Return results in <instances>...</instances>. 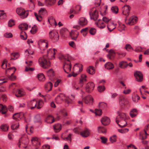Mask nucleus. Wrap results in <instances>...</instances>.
Instances as JSON below:
<instances>
[{
  "instance_id": "bb28decb",
  "label": "nucleus",
  "mask_w": 149,
  "mask_h": 149,
  "mask_svg": "<svg viewBox=\"0 0 149 149\" xmlns=\"http://www.w3.org/2000/svg\"><path fill=\"white\" fill-rule=\"evenodd\" d=\"M45 121L47 123L51 124L54 122V119L52 116L49 115L47 117Z\"/></svg>"
},
{
  "instance_id": "6e6552de",
  "label": "nucleus",
  "mask_w": 149,
  "mask_h": 149,
  "mask_svg": "<svg viewBox=\"0 0 149 149\" xmlns=\"http://www.w3.org/2000/svg\"><path fill=\"white\" fill-rule=\"evenodd\" d=\"M57 50L54 48H51L47 52V57L49 59H52L54 58V55Z\"/></svg>"
},
{
  "instance_id": "f3484780",
  "label": "nucleus",
  "mask_w": 149,
  "mask_h": 149,
  "mask_svg": "<svg viewBox=\"0 0 149 149\" xmlns=\"http://www.w3.org/2000/svg\"><path fill=\"white\" fill-rule=\"evenodd\" d=\"M37 105V101L35 99L27 103V107L29 109H32L34 108Z\"/></svg>"
},
{
  "instance_id": "c85d7f7f",
  "label": "nucleus",
  "mask_w": 149,
  "mask_h": 149,
  "mask_svg": "<svg viewBox=\"0 0 149 149\" xmlns=\"http://www.w3.org/2000/svg\"><path fill=\"white\" fill-rule=\"evenodd\" d=\"M104 67L107 69L111 70L113 69L114 66L113 63L110 62H108L105 64Z\"/></svg>"
},
{
  "instance_id": "de8ad7c7",
  "label": "nucleus",
  "mask_w": 149,
  "mask_h": 149,
  "mask_svg": "<svg viewBox=\"0 0 149 149\" xmlns=\"http://www.w3.org/2000/svg\"><path fill=\"white\" fill-rule=\"evenodd\" d=\"M37 30L38 28L37 26L36 25H34L32 27V29L30 31V32L31 33L34 34L37 32Z\"/></svg>"
},
{
  "instance_id": "423d86ee",
  "label": "nucleus",
  "mask_w": 149,
  "mask_h": 149,
  "mask_svg": "<svg viewBox=\"0 0 149 149\" xmlns=\"http://www.w3.org/2000/svg\"><path fill=\"white\" fill-rule=\"evenodd\" d=\"M47 13V10L44 8H41L38 11L39 15L36 13H34V15L37 19L39 22L42 21V17L41 15H43Z\"/></svg>"
},
{
  "instance_id": "4be33fe9",
  "label": "nucleus",
  "mask_w": 149,
  "mask_h": 149,
  "mask_svg": "<svg viewBox=\"0 0 149 149\" xmlns=\"http://www.w3.org/2000/svg\"><path fill=\"white\" fill-rule=\"evenodd\" d=\"M79 34V33L77 31H72L70 33L71 37L72 39L73 40H76Z\"/></svg>"
},
{
  "instance_id": "bf43d9fd",
  "label": "nucleus",
  "mask_w": 149,
  "mask_h": 149,
  "mask_svg": "<svg viewBox=\"0 0 149 149\" xmlns=\"http://www.w3.org/2000/svg\"><path fill=\"white\" fill-rule=\"evenodd\" d=\"M129 129L128 128H124L123 129H119L118 131L119 132L122 133H124L128 132Z\"/></svg>"
},
{
  "instance_id": "1a4fd4ad",
  "label": "nucleus",
  "mask_w": 149,
  "mask_h": 149,
  "mask_svg": "<svg viewBox=\"0 0 149 149\" xmlns=\"http://www.w3.org/2000/svg\"><path fill=\"white\" fill-rule=\"evenodd\" d=\"M29 142V139L26 136H22L19 139L18 146L19 147L21 144H24L25 146H23V147L26 148L27 147V145L28 144Z\"/></svg>"
},
{
  "instance_id": "ea45409f",
  "label": "nucleus",
  "mask_w": 149,
  "mask_h": 149,
  "mask_svg": "<svg viewBox=\"0 0 149 149\" xmlns=\"http://www.w3.org/2000/svg\"><path fill=\"white\" fill-rule=\"evenodd\" d=\"M20 37L22 40H26L27 38V35L25 32L22 31L20 33Z\"/></svg>"
},
{
  "instance_id": "72a5a7b5",
  "label": "nucleus",
  "mask_w": 149,
  "mask_h": 149,
  "mask_svg": "<svg viewBox=\"0 0 149 149\" xmlns=\"http://www.w3.org/2000/svg\"><path fill=\"white\" fill-rule=\"evenodd\" d=\"M54 128L55 132H57L61 130V125L60 124H57L54 126Z\"/></svg>"
},
{
  "instance_id": "4d7b16f0",
  "label": "nucleus",
  "mask_w": 149,
  "mask_h": 149,
  "mask_svg": "<svg viewBox=\"0 0 149 149\" xmlns=\"http://www.w3.org/2000/svg\"><path fill=\"white\" fill-rule=\"evenodd\" d=\"M34 121L35 122H40V117L39 115H37L34 117Z\"/></svg>"
},
{
  "instance_id": "f8f14e48",
  "label": "nucleus",
  "mask_w": 149,
  "mask_h": 149,
  "mask_svg": "<svg viewBox=\"0 0 149 149\" xmlns=\"http://www.w3.org/2000/svg\"><path fill=\"white\" fill-rule=\"evenodd\" d=\"M119 104L122 107H123L128 103L127 98L123 95H120L119 98Z\"/></svg>"
},
{
  "instance_id": "aec40b11",
  "label": "nucleus",
  "mask_w": 149,
  "mask_h": 149,
  "mask_svg": "<svg viewBox=\"0 0 149 149\" xmlns=\"http://www.w3.org/2000/svg\"><path fill=\"white\" fill-rule=\"evenodd\" d=\"M24 116L23 113L20 112L14 114L13 116V118L16 120H19Z\"/></svg>"
},
{
  "instance_id": "39448f33",
  "label": "nucleus",
  "mask_w": 149,
  "mask_h": 149,
  "mask_svg": "<svg viewBox=\"0 0 149 149\" xmlns=\"http://www.w3.org/2000/svg\"><path fill=\"white\" fill-rule=\"evenodd\" d=\"M64 100L66 102L68 103L70 102V101L69 100L68 98L66 97L65 95L63 94H59L55 98V101L57 103H61Z\"/></svg>"
},
{
  "instance_id": "2eb2a0df",
  "label": "nucleus",
  "mask_w": 149,
  "mask_h": 149,
  "mask_svg": "<svg viewBox=\"0 0 149 149\" xmlns=\"http://www.w3.org/2000/svg\"><path fill=\"white\" fill-rule=\"evenodd\" d=\"M100 121L102 124L105 126L109 125L111 122L109 118L106 116L102 117Z\"/></svg>"
},
{
  "instance_id": "cd10ccee",
  "label": "nucleus",
  "mask_w": 149,
  "mask_h": 149,
  "mask_svg": "<svg viewBox=\"0 0 149 149\" xmlns=\"http://www.w3.org/2000/svg\"><path fill=\"white\" fill-rule=\"evenodd\" d=\"M80 134L83 137H86L89 136V132L88 129H86L80 133Z\"/></svg>"
},
{
  "instance_id": "79ce46f5",
  "label": "nucleus",
  "mask_w": 149,
  "mask_h": 149,
  "mask_svg": "<svg viewBox=\"0 0 149 149\" xmlns=\"http://www.w3.org/2000/svg\"><path fill=\"white\" fill-rule=\"evenodd\" d=\"M116 28V25L115 24L113 23H112L111 25H109L107 26L108 29L110 32L111 31Z\"/></svg>"
},
{
  "instance_id": "5fc2aeb1",
  "label": "nucleus",
  "mask_w": 149,
  "mask_h": 149,
  "mask_svg": "<svg viewBox=\"0 0 149 149\" xmlns=\"http://www.w3.org/2000/svg\"><path fill=\"white\" fill-rule=\"evenodd\" d=\"M47 74L48 76L52 77L54 76V72L52 69H50L47 71Z\"/></svg>"
},
{
  "instance_id": "a18cd8bd",
  "label": "nucleus",
  "mask_w": 149,
  "mask_h": 149,
  "mask_svg": "<svg viewBox=\"0 0 149 149\" xmlns=\"http://www.w3.org/2000/svg\"><path fill=\"white\" fill-rule=\"evenodd\" d=\"M38 77L39 81H44L45 80V76L42 73L38 74Z\"/></svg>"
},
{
  "instance_id": "473e14b6",
  "label": "nucleus",
  "mask_w": 149,
  "mask_h": 149,
  "mask_svg": "<svg viewBox=\"0 0 149 149\" xmlns=\"http://www.w3.org/2000/svg\"><path fill=\"white\" fill-rule=\"evenodd\" d=\"M137 111L136 109H134L131 110L130 112V115L132 118L135 117L137 114Z\"/></svg>"
},
{
  "instance_id": "0e129e2a",
  "label": "nucleus",
  "mask_w": 149,
  "mask_h": 149,
  "mask_svg": "<svg viewBox=\"0 0 149 149\" xmlns=\"http://www.w3.org/2000/svg\"><path fill=\"white\" fill-rule=\"evenodd\" d=\"M125 27V26L124 24H122L119 25L118 27V30L119 31H122L124 29Z\"/></svg>"
},
{
  "instance_id": "0eeeda50",
  "label": "nucleus",
  "mask_w": 149,
  "mask_h": 149,
  "mask_svg": "<svg viewBox=\"0 0 149 149\" xmlns=\"http://www.w3.org/2000/svg\"><path fill=\"white\" fill-rule=\"evenodd\" d=\"M49 37L54 42L56 41L59 39V34L58 32L55 30L51 31L49 32Z\"/></svg>"
},
{
  "instance_id": "37998d69",
  "label": "nucleus",
  "mask_w": 149,
  "mask_h": 149,
  "mask_svg": "<svg viewBox=\"0 0 149 149\" xmlns=\"http://www.w3.org/2000/svg\"><path fill=\"white\" fill-rule=\"evenodd\" d=\"M115 54V53L114 51L112 49L110 50L109 52V54L107 55V57L109 59H111V57L113 56V55Z\"/></svg>"
},
{
  "instance_id": "603ef678",
  "label": "nucleus",
  "mask_w": 149,
  "mask_h": 149,
  "mask_svg": "<svg viewBox=\"0 0 149 149\" xmlns=\"http://www.w3.org/2000/svg\"><path fill=\"white\" fill-rule=\"evenodd\" d=\"M111 10L113 13L115 14H117L118 12V9L117 6L112 7L111 8Z\"/></svg>"
},
{
  "instance_id": "9b49d317",
  "label": "nucleus",
  "mask_w": 149,
  "mask_h": 149,
  "mask_svg": "<svg viewBox=\"0 0 149 149\" xmlns=\"http://www.w3.org/2000/svg\"><path fill=\"white\" fill-rule=\"evenodd\" d=\"M31 141L32 144L35 147V148L37 149L40 147V143L39 139L38 138L36 137H33Z\"/></svg>"
},
{
  "instance_id": "7ed1b4c3",
  "label": "nucleus",
  "mask_w": 149,
  "mask_h": 149,
  "mask_svg": "<svg viewBox=\"0 0 149 149\" xmlns=\"http://www.w3.org/2000/svg\"><path fill=\"white\" fill-rule=\"evenodd\" d=\"M16 12L22 19H24L28 15V12L26 11L23 8H18L16 10Z\"/></svg>"
},
{
  "instance_id": "ddd939ff",
  "label": "nucleus",
  "mask_w": 149,
  "mask_h": 149,
  "mask_svg": "<svg viewBox=\"0 0 149 149\" xmlns=\"http://www.w3.org/2000/svg\"><path fill=\"white\" fill-rule=\"evenodd\" d=\"M134 76L136 78V81L141 82L143 80V75L142 73L140 71H137L134 73Z\"/></svg>"
},
{
  "instance_id": "393cba45",
  "label": "nucleus",
  "mask_w": 149,
  "mask_h": 149,
  "mask_svg": "<svg viewBox=\"0 0 149 149\" xmlns=\"http://www.w3.org/2000/svg\"><path fill=\"white\" fill-rule=\"evenodd\" d=\"M95 24L100 29H103L105 27L104 24L100 20H99L98 22H96Z\"/></svg>"
},
{
  "instance_id": "c03bdc74",
  "label": "nucleus",
  "mask_w": 149,
  "mask_h": 149,
  "mask_svg": "<svg viewBox=\"0 0 149 149\" xmlns=\"http://www.w3.org/2000/svg\"><path fill=\"white\" fill-rule=\"evenodd\" d=\"M116 137L117 136L116 135H113L110 137L109 140L112 143L115 142L117 140Z\"/></svg>"
},
{
  "instance_id": "338daca9",
  "label": "nucleus",
  "mask_w": 149,
  "mask_h": 149,
  "mask_svg": "<svg viewBox=\"0 0 149 149\" xmlns=\"http://www.w3.org/2000/svg\"><path fill=\"white\" fill-rule=\"evenodd\" d=\"M7 111V109L6 107V106H3V108H2V110L1 111L2 113V114H5L6 113Z\"/></svg>"
},
{
  "instance_id": "49530a36",
  "label": "nucleus",
  "mask_w": 149,
  "mask_h": 149,
  "mask_svg": "<svg viewBox=\"0 0 149 149\" xmlns=\"http://www.w3.org/2000/svg\"><path fill=\"white\" fill-rule=\"evenodd\" d=\"M97 90L100 93L104 92L105 90V88L104 86H99L97 88Z\"/></svg>"
},
{
  "instance_id": "a878e982",
  "label": "nucleus",
  "mask_w": 149,
  "mask_h": 149,
  "mask_svg": "<svg viewBox=\"0 0 149 149\" xmlns=\"http://www.w3.org/2000/svg\"><path fill=\"white\" fill-rule=\"evenodd\" d=\"M128 64L126 61H122L120 62L119 66L121 68H125L127 67Z\"/></svg>"
},
{
  "instance_id": "e433bc0d",
  "label": "nucleus",
  "mask_w": 149,
  "mask_h": 149,
  "mask_svg": "<svg viewBox=\"0 0 149 149\" xmlns=\"http://www.w3.org/2000/svg\"><path fill=\"white\" fill-rule=\"evenodd\" d=\"M60 112L61 114L64 117L63 119H65L66 118L65 117L68 115L66 110L65 109H61L60 110Z\"/></svg>"
},
{
  "instance_id": "b1692460",
  "label": "nucleus",
  "mask_w": 149,
  "mask_h": 149,
  "mask_svg": "<svg viewBox=\"0 0 149 149\" xmlns=\"http://www.w3.org/2000/svg\"><path fill=\"white\" fill-rule=\"evenodd\" d=\"M98 132L99 133L105 134L106 133L107 129L103 126H99L98 127Z\"/></svg>"
},
{
  "instance_id": "dca6fc26",
  "label": "nucleus",
  "mask_w": 149,
  "mask_h": 149,
  "mask_svg": "<svg viewBox=\"0 0 149 149\" xmlns=\"http://www.w3.org/2000/svg\"><path fill=\"white\" fill-rule=\"evenodd\" d=\"M83 65L81 64H76L74 65L73 68V72H76V73H77V74H79L80 72H81L83 70L82 69Z\"/></svg>"
},
{
  "instance_id": "13d9d810",
  "label": "nucleus",
  "mask_w": 149,
  "mask_h": 149,
  "mask_svg": "<svg viewBox=\"0 0 149 149\" xmlns=\"http://www.w3.org/2000/svg\"><path fill=\"white\" fill-rule=\"evenodd\" d=\"M7 63V61L6 59H4L1 65V67L3 69H5L6 68L7 64L6 63Z\"/></svg>"
},
{
  "instance_id": "c9c22d12",
  "label": "nucleus",
  "mask_w": 149,
  "mask_h": 149,
  "mask_svg": "<svg viewBox=\"0 0 149 149\" xmlns=\"http://www.w3.org/2000/svg\"><path fill=\"white\" fill-rule=\"evenodd\" d=\"M93 84V83H92L91 84L90 83H88L86 84L85 88L87 92H90V90L92 87Z\"/></svg>"
},
{
  "instance_id": "20e7f679",
  "label": "nucleus",
  "mask_w": 149,
  "mask_h": 149,
  "mask_svg": "<svg viewBox=\"0 0 149 149\" xmlns=\"http://www.w3.org/2000/svg\"><path fill=\"white\" fill-rule=\"evenodd\" d=\"M38 62L40 66L44 68H46L50 65L49 62L47 61L44 56L41 57L39 58Z\"/></svg>"
},
{
  "instance_id": "6ab92c4d",
  "label": "nucleus",
  "mask_w": 149,
  "mask_h": 149,
  "mask_svg": "<svg viewBox=\"0 0 149 149\" xmlns=\"http://www.w3.org/2000/svg\"><path fill=\"white\" fill-rule=\"evenodd\" d=\"M123 9V14L127 16H128L129 15L130 10V7L129 5L125 6Z\"/></svg>"
},
{
  "instance_id": "69168bd1",
  "label": "nucleus",
  "mask_w": 149,
  "mask_h": 149,
  "mask_svg": "<svg viewBox=\"0 0 149 149\" xmlns=\"http://www.w3.org/2000/svg\"><path fill=\"white\" fill-rule=\"evenodd\" d=\"M12 34L10 33H6L4 34V36L7 38H11L13 37Z\"/></svg>"
},
{
  "instance_id": "8fccbe9b",
  "label": "nucleus",
  "mask_w": 149,
  "mask_h": 149,
  "mask_svg": "<svg viewBox=\"0 0 149 149\" xmlns=\"http://www.w3.org/2000/svg\"><path fill=\"white\" fill-rule=\"evenodd\" d=\"M87 72L90 74H93V67L92 66H90L87 69Z\"/></svg>"
},
{
  "instance_id": "5701e85b",
  "label": "nucleus",
  "mask_w": 149,
  "mask_h": 149,
  "mask_svg": "<svg viewBox=\"0 0 149 149\" xmlns=\"http://www.w3.org/2000/svg\"><path fill=\"white\" fill-rule=\"evenodd\" d=\"M137 19L136 17H131L129 19L127 24L129 25H133L136 23Z\"/></svg>"
},
{
  "instance_id": "6e6d98bb",
  "label": "nucleus",
  "mask_w": 149,
  "mask_h": 149,
  "mask_svg": "<svg viewBox=\"0 0 149 149\" xmlns=\"http://www.w3.org/2000/svg\"><path fill=\"white\" fill-rule=\"evenodd\" d=\"M100 139L101 140V142L103 144H105L106 143L107 139V138L104 136H101L100 138Z\"/></svg>"
},
{
  "instance_id": "09e8293b",
  "label": "nucleus",
  "mask_w": 149,
  "mask_h": 149,
  "mask_svg": "<svg viewBox=\"0 0 149 149\" xmlns=\"http://www.w3.org/2000/svg\"><path fill=\"white\" fill-rule=\"evenodd\" d=\"M140 99V97L137 95H134L132 97L133 101L135 102H138V100Z\"/></svg>"
},
{
  "instance_id": "58836bf2",
  "label": "nucleus",
  "mask_w": 149,
  "mask_h": 149,
  "mask_svg": "<svg viewBox=\"0 0 149 149\" xmlns=\"http://www.w3.org/2000/svg\"><path fill=\"white\" fill-rule=\"evenodd\" d=\"M11 60H16L19 57L18 54L17 53H12L10 55Z\"/></svg>"
},
{
  "instance_id": "e2e57ef3",
  "label": "nucleus",
  "mask_w": 149,
  "mask_h": 149,
  "mask_svg": "<svg viewBox=\"0 0 149 149\" xmlns=\"http://www.w3.org/2000/svg\"><path fill=\"white\" fill-rule=\"evenodd\" d=\"M101 0H95V4L96 7H98L100 5Z\"/></svg>"
},
{
  "instance_id": "774afa93",
  "label": "nucleus",
  "mask_w": 149,
  "mask_h": 149,
  "mask_svg": "<svg viewBox=\"0 0 149 149\" xmlns=\"http://www.w3.org/2000/svg\"><path fill=\"white\" fill-rule=\"evenodd\" d=\"M17 94H16L15 95L17 97H20L22 96L23 95L22 92L20 90H18L17 91Z\"/></svg>"
},
{
  "instance_id": "3c124183",
  "label": "nucleus",
  "mask_w": 149,
  "mask_h": 149,
  "mask_svg": "<svg viewBox=\"0 0 149 149\" xmlns=\"http://www.w3.org/2000/svg\"><path fill=\"white\" fill-rule=\"evenodd\" d=\"M55 20V19L52 16H51L48 18V22L49 24L51 25H52L54 23Z\"/></svg>"
},
{
  "instance_id": "4468645a",
  "label": "nucleus",
  "mask_w": 149,
  "mask_h": 149,
  "mask_svg": "<svg viewBox=\"0 0 149 149\" xmlns=\"http://www.w3.org/2000/svg\"><path fill=\"white\" fill-rule=\"evenodd\" d=\"M88 22L87 19L84 17H81L78 21V24L82 27L86 26L88 24Z\"/></svg>"
},
{
  "instance_id": "f704fd0d",
  "label": "nucleus",
  "mask_w": 149,
  "mask_h": 149,
  "mask_svg": "<svg viewBox=\"0 0 149 149\" xmlns=\"http://www.w3.org/2000/svg\"><path fill=\"white\" fill-rule=\"evenodd\" d=\"M44 102L42 100H39L37 102L36 107L38 109H41L43 106Z\"/></svg>"
},
{
  "instance_id": "864d4df0",
  "label": "nucleus",
  "mask_w": 149,
  "mask_h": 149,
  "mask_svg": "<svg viewBox=\"0 0 149 149\" xmlns=\"http://www.w3.org/2000/svg\"><path fill=\"white\" fill-rule=\"evenodd\" d=\"M68 32V31L66 29H62L60 30L61 34L62 36H64Z\"/></svg>"
},
{
  "instance_id": "680f3d73",
  "label": "nucleus",
  "mask_w": 149,
  "mask_h": 149,
  "mask_svg": "<svg viewBox=\"0 0 149 149\" xmlns=\"http://www.w3.org/2000/svg\"><path fill=\"white\" fill-rule=\"evenodd\" d=\"M98 16V12H97L96 10H94V20L97 19Z\"/></svg>"
},
{
  "instance_id": "2f4dec72",
  "label": "nucleus",
  "mask_w": 149,
  "mask_h": 149,
  "mask_svg": "<svg viewBox=\"0 0 149 149\" xmlns=\"http://www.w3.org/2000/svg\"><path fill=\"white\" fill-rule=\"evenodd\" d=\"M19 27L21 30H26L28 28V25L26 23H23L19 25Z\"/></svg>"
},
{
  "instance_id": "f257e3e1",
  "label": "nucleus",
  "mask_w": 149,
  "mask_h": 149,
  "mask_svg": "<svg viewBox=\"0 0 149 149\" xmlns=\"http://www.w3.org/2000/svg\"><path fill=\"white\" fill-rule=\"evenodd\" d=\"M126 115L125 113H121L117 116L116 118V122L120 127L126 126L127 122L125 121Z\"/></svg>"
},
{
  "instance_id": "f03ea898",
  "label": "nucleus",
  "mask_w": 149,
  "mask_h": 149,
  "mask_svg": "<svg viewBox=\"0 0 149 149\" xmlns=\"http://www.w3.org/2000/svg\"><path fill=\"white\" fill-rule=\"evenodd\" d=\"M63 58L65 60L63 65V69L65 72L67 73H69L71 70V64L70 61L69 57L68 56H62Z\"/></svg>"
},
{
  "instance_id": "c756f323",
  "label": "nucleus",
  "mask_w": 149,
  "mask_h": 149,
  "mask_svg": "<svg viewBox=\"0 0 149 149\" xmlns=\"http://www.w3.org/2000/svg\"><path fill=\"white\" fill-rule=\"evenodd\" d=\"M52 86L53 84L51 82H48L45 84V88L48 91H49L52 89Z\"/></svg>"
},
{
  "instance_id": "a211bd4d",
  "label": "nucleus",
  "mask_w": 149,
  "mask_h": 149,
  "mask_svg": "<svg viewBox=\"0 0 149 149\" xmlns=\"http://www.w3.org/2000/svg\"><path fill=\"white\" fill-rule=\"evenodd\" d=\"M84 101L86 104H92L93 98L91 95H88L84 99Z\"/></svg>"
},
{
  "instance_id": "a19ab883",
  "label": "nucleus",
  "mask_w": 149,
  "mask_h": 149,
  "mask_svg": "<svg viewBox=\"0 0 149 149\" xmlns=\"http://www.w3.org/2000/svg\"><path fill=\"white\" fill-rule=\"evenodd\" d=\"M8 126L6 124H3L1 125L0 128L3 131L6 132L8 130Z\"/></svg>"
},
{
  "instance_id": "9d476101",
  "label": "nucleus",
  "mask_w": 149,
  "mask_h": 149,
  "mask_svg": "<svg viewBox=\"0 0 149 149\" xmlns=\"http://www.w3.org/2000/svg\"><path fill=\"white\" fill-rule=\"evenodd\" d=\"M38 43L41 50H45L48 47V44L47 42L45 40H40L39 41Z\"/></svg>"
},
{
  "instance_id": "052dcab7",
  "label": "nucleus",
  "mask_w": 149,
  "mask_h": 149,
  "mask_svg": "<svg viewBox=\"0 0 149 149\" xmlns=\"http://www.w3.org/2000/svg\"><path fill=\"white\" fill-rule=\"evenodd\" d=\"M15 24L14 21L13 19H10L8 22V25L10 27H11Z\"/></svg>"
},
{
  "instance_id": "7c9ffc66",
  "label": "nucleus",
  "mask_w": 149,
  "mask_h": 149,
  "mask_svg": "<svg viewBox=\"0 0 149 149\" xmlns=\"http://www.w3.org/2000/svg\"><path fill=\"white\" fill-rule=\"evenodd\" d=\"M45 1L47 6H51L55 4L56 0H45Z\"/></svg>"
},
{
  "instance_id": "4c0bfd02",
  "label": "nucleus",
  "mask_w": 149,
  "mask_h": 149,
  "mask_svg": "<svg viewBox=\"0 0 149 149\" xmlns=\"http://www.w3.org/2000/svg\"><path fill=\"white\" fill-rule=\"evenodd\" d=\"M94 113L96 116H100L102 114V112L101 109H95Z\"/></svg>"
},
{
  "instance_id": "412c9836",
  "label": "nucleus",
  "mask_w": 149,
  "mask_h": 149,
  "mask_svg": "<svg viewBox=\"0 0 149 149\" xmlns=\"http://www.w3.org/2000/svg\"><path fill=\"white\" fill-rule=\"evenodd\" d=\"M87 76L85 74H82L81 75V78L80 79L79 84L80 87H82L83 85V83L86 81V78Z\"/></svg>"
}]
</instances>
